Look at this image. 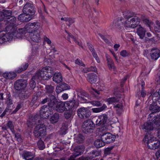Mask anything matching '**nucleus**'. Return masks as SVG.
<instances>
[{
    "label": "nucleus",
    "instance_id": "obj_38",
    "mask_svg": "<svg viewBox=\"0 0 160 160\" xmlns=\"http://www.w3.org/2000/svg\"><path fill=\"white\" fill-rule=\"evenodd\" d=\"M37 146L40 150H42L45 148L44 142L40 139L37 142Z\"/></svg>",
    "mask_w": 160,
    "mask_h": 160
},
{
    "label": "nucleus",
    "instance_id": "obj_55",
    "mask_svg": "<svg viewBox=\"0 0 160 160\" xmlns=\"http://www.w3.org/2000/svg\"><path fill=\"white\" fill-rule=\"evenodd\" d=\"M8 97L7 98L6 103L7 105L9 106L12 105V100H11L10 98L11 96L10 94H8Z\"/></svg>",
    "mask_w": 160,
    "mask_h": 160
},
{
    "label": "nucleus",
    "instance_id": "obj_27",
    "mask_svg": "<svg viewBox=\"0 0 160 160\" xmlns=\"http://www.w3.org/2000/svg\"><path fill=\"white\" fill-rule=\"evenodd\" d=\"M94 145L97 148H99L104 146L105 143L102 139H98L94 141Z\"/></svg>",
    "mask_w": 160,
    "mask_h": 160
},
{
    "label": "nucleus",
    "instance_id": "obj_32",
    "mask_svg": "<svg viewBox=\"0 0 160 160\" xmlns=\"http://www.w3.org/2000/svg\"><path fill=\"white\" fill-rule=\"evenodd\" d=\"M85 139L84 137L82 134L79 133L75 138L76 142L78 143H81L83 142Z\"/></svg>",
    "mask_w": 160,
    "mask_h": 160
},
{
    "label": "nucleus",
    "instance_id": "obj_57",
    "mask_svg": "<svg viewBox=\"0 0 160 160\" xmlns=\"http://www.w3.org/2000/svg\"><path fill=\"white\" fill-rule=\"evenodd\" d=\"M79 160H92V158L90 156L87 157H82L79 158Z\"/></svg>",
    "mask_w": 160,
    "mask_h": 160
},
{
    "label": "nucleus",
    "instance_id": "obj_7",
    "mask_svg": "<svg viewBox=\"0 0 160 160\" xmlns=\"http://www.w3.org/2000/svg\"><path fill=\"white\" fill-rule=\"evenodd\" d=\"M152 131H145V134L143 141L147 144L148 148L151 149L155 150L160 148V142L156 140V138L152 136Z\"/></svg>",
    "mask_w": 160,
    "mask_h": 160
},
{
    "label": "nucleus",
    "instance_id": "obj_54",
    "mask_svg": "<svg viewBox=\"0 0 160 160\" xmlns=\"http://www.w3.org/2000/svg\"><path fill=\"white\" fill-rule=\"evenodd\" d=\"M51 95H52L51 94H50V95H49V98H45L42 101V104H44L45 103H46L47 101H48V103H49V102H50V96ZM48 106H48H45V105H44V106H43L42 108V107H43V106ZM41 109H42V108H41ZM42 109H41V110Z\"/></svg>",
    "mask_w": 160,
    "mask_h": 160
},
{
    "label": "nucleus",
    "instance_id": "obj_16",
    "mask_svg": "<svg viewBox=\"0 0 160 160\" xmlns=\"http://www.w3.org/2000/svg\"><path fill=\"white\" fill-rule=\"evenodd\" d=\"M3 13V16H4V17L5 18V19H10V17L12 18L8 22V25H11V24H12L13 22V18L14 17H12L11 16V15L12 14V12L10 10H3V12H2Z\"/></svg>",
    "mask_w": 160,
    "mask_h": 160
},
{
    "label": "nucleus",
    "instance_id": "obj_44",
    "mask_svg": "<svg viewBox=\"0 0 160 160\" xmlns=\"http://www.w3.org/2000/svg\"><path fill=\"white\" fill-rule=\"evenodd\" d=\"M74 112L69 110L66 112L64 113V116L65 118L68 119L70 118Z\"/></svg>",
    "mask_w": 160,
    "mask_h": 160
},
{
    "label": "nucleus",
    "instance_id": "obj_11",
    "mask_svg": "<svg viewBox=\"0 0 160 160\" xmlns=\"http://www.w3.org/2000/svg\"><path fill=\"white\" fill-rule=\"evenodd\" d=\"M77 113L79 117L81 118H88L91 115V113L89 109L86 108L82 107L79 108Z\"/></svg>",
    "mask_w": 160,
    "mask_h": 160
},
{
    "label": "nucleus",
    "instance_id": "obj_58",
    "mask_svg": "<svg viewBox=\"0 0 160 160\" xmlns=\"http://www.w3.org/2000/svg\"><path fill=\"white\" fill-rule=\"evenodd\" d=\"M92 55L94 57V58H95L97 62L99 63L100 62V60L97 54L96 53H93Z\"/></svg>",
    "mask_w": 160,
    "mask_h": 160
},
{
    "label": "nucleus",
    "instance_id": "obj_53",
    "mask_svg": "<svg viewBox=\"0 0 160 160\" xmlns=\"http://www.w3.org/2000/svg\"><path fill=\"white\" fill-rule=\"evenodd\" d=\"M76 64L82 66H85V65L83 63L81 60L79 59H77L75 61Z\"/></svg>",
    "mask_w": 160,
    "mask_h": 160
},
{
    "label": "nucleus",
    "instance_id": "obj_52",
    "mask_svg": "<svg viewBox=\"0 0 160 160\" xmlns=\"http://www.w3.org/2000/svg\"><path fill=\"white\" fill-rule=\"evenodd\" d=\"M120 55L123 57H126L128 56V53L125 50L122 51L120 53Z\"/></svg>",
    "mask_w": 160,
    "mask_h": 160
},
{
    "label": "nucleus",
    "instance_id": "obj_43",
    "mask_svg": "<svg viewBox=\"0 0 160 160\" xmlns=\"http://www.w3.org/2000/svg\"><path fill=\"white\" fill-rule=\"evenodd\" d=\"M155 31L158 32H160V22L158 21L156 22V25L154 27Z\"/></svg>",
    "mask_w": 160,
    "mask_h": 160
},
{
    "label": "nucleus",
    "instance_id": "obj_14",
    "mask_svg": "<svg viewBox=\"0 0 160 160\" xmlns=\"http://www.w3.org/2000/svg\"><path fill=\"white\" fill-rule=\"evenodd\" d=\"M107 118L108 117L106 114H103L99 116L96 122V125L102 127L106 122Z\"/></svg>",
    "mask_w": 160,
    "mask_h": 160
},
{
    "label": "nucleus",
    "instance_id": "obj_37",
    "mask_svg": "<svg viewBox=\"0 0 160 160\" xmlns=\"http://www.w3.org/2000/svg\"><path fill=\"white\" fill-rule=\"evenodd\" d=\"M96 88H92L90 90L91 93L93 94L97 99H99V98L97 96L100 94L99 91L102 90L101 89H99L98 90H96Z\"/></svg>",
    "mask_w": 160,
    "mask_h": 160
},
{
    "label": "nucleus",
    "instance_id": "obj_28",
    "mask_svg": "<svg viewBox=\"0 0 160 160\" xmlns=\"http://www.w3.org/2000/svg\"><path fill=\"white\" fill-rule=\"evenodd\" d=\"M107 108L106 105L103 104L102 107L100 108H92V110L94 113H98L104 111Z\"/></svg>",
    "mask_w": 160,
    "mask_h": 160
},
{
    "label": "nucleus",
    "instance_id": "obj_36",
    "mask_svg": "<svg viewBox=\"0 0 160 160\" xmlns=\"http://www.w3.org/2000/svg\"><path fill=\"white\" fill-rule=\"evenodd\" d=\"M28 64L27 63H25L22 64L21 68H19L15 70V72L17 73H20L23 71L26 70L28 68Z\"/></svg>",
    "mask_w": 160,
    "mask_h": 160
},
{
    "label": "nucleus",
    "instance_id": "obj_21",
    "mask_svg": "<svg viewBox=\"0 0 160 160\" xmlns=\"http://www.w3.org/2000/svg\"><path fill=\"white\" fill-rule=\"evenodd\" d=\"M53 81L55 82L58 83L62 81V74L60 72H55L54 73L53 77Z\"/></svg>",
    "mask_w": 160,
    "mask_h": 160
},
{
    "label": "nucleus",
    "instance_id": "obj_41",
    "mask_svg": "<svg viewBox=\"0 0 160 160\" xmlns=\"http://www.w3.org/2000/svg\"><path fill=\"white\" fill-rule=\"evenodd\" d=\"M118 100V99L115 98L113 97L107 99L106 101L108 102V104L109 105L110 104H114V103L117 102Z\"/></svg>",
    "mask_w": 160,
    "mask_h": 160
},
{
    "label": "nucleus",
    "instance_id": "obj_24",
    "mask_svg": "<svg viewBox=\"0 0 160 160\" xmlns=\"http://www.w3.org/2000/svg\"><path fill=\"white\" fill-rule=\"evenodd\" d=\"M22 156L26 160H32L34 157L32 153L27 151L24 152Z\"/></svg>",
    "mask_w": 160,
    "mask_h": 160
},
{
    "label": "nucleus",
    "instance_id": "obj_35",
    "mask_svg": "<svg viewBox=\"0 0 160 160\" xmlns=\"http://www.w3.org/2000/svg\"><path fill=\"white\" fill-rule=\"evenodd\" d=\"M120 18H118L117 20H114L111 23L110 26L111 29L115 28H117V26H118L122 24V22H118L119 19Z\"/></svg>",
    "mask_w": 160,
    "mask_h": 160
},
{
    "label": "nucleus",
    "instance_id": "obj_59",
    "mask_svg": "<svg viewBox=\"0 0 160 160\" xmlns=\"http://www.w3.org/2000/svg\"><path fill=\"white\" fill-rule=\"evenodd\" d=\"M44 41L46 42L48 44L50 45L52 43L50 39L47 37H45L44 38Z\"/></svg>",
    "mask_w": 160,
    "mask_h": 160
},
{
    "label": "nucleus",
    "instance_id": "obj_26",
    "mask_svg": "<svg viewBox=\"0 0 160 160\" xmlns=\"http://www.w3.org/2000/svg\"><path fill=\"white\" fill-rule=\"evenodd\" d=\"M50 128L46 126L45 125L43 124H42L40 122H38L36 124L35 126V129L36 130H47V129H50Z\"/></svg>",
    "mask_w": 160,
    "mask_h": 160
},
{
    "label": "nucleus",
    "instance_id": "obj_45",
    "mask_svg": "<svg viewBox=\"0 0 160 160\" xmlns=\"http://www.w3.org/2000/svg\"><path fill=\"white\" fill-rule=\"evenodd\" d=\"M35 118H29V119L28 120L27 122V124L28 125V127H32V124L35 123V120H36Z\"/></svg>",
    "mask_w": 160,
    "mask_h": 160
},
{
    "label": "nucleus",
    "instance_id": "obj_50",
    "mask_svg": "<svg viewBox=\"0 0 160 160\" xmlns=\"http://www.w3.org/2000/svg\"><path fill=\"white\" fill-rule=\"evenodd\" d=\"M91 104L94 106L99 107L101 105V102L98 101H94L91 102Z\"/></svg>",
    "mask_w": 160,
    "mask_h": 160
},
{
    "label": "nucleus",
    "instance_id": "obj_3",
    "mask_svg": "<svg viewBox=\"0 0 160 160\" xmlns=\"http://www.w3.org/2000/svg\"><path fill=\"white\" fill-rule=\"evenodd\" d=\"M53 74V71L51 67H45L42 68L41 70H38L33 76L30 82V85L31 88L33 89L35 87V80L48 79L51 78Z\"/></svg>",
    "mask_w": 160,
    "mask_h": 160
},
{
    "label": "nucleus",
    "instance_id": "obj_13",
    "mask_svg": "<svg viewBox=\"0 0 160 160\" xmlns=\"http://www.w3.org/2000/svg\"><path fill=\"white\" fill-rule=\"evenodd\" d=\"M65 102L67 110L68 109L74 112L79 104L78 102H76L75 100L74 99Z\"/></svg>",
    "mask_w": 160,
    "mask_h": 160
},
{
    "label": "nucleus",
    "instance_id": "obj_25",
    "mask_svg": "<svg viewBox=\"0 0 160 160\" xmlns=\"http://www.w3.org/2000/svg\"><path fill=\"white\" fill-rule=\"evenodd\" d=\"M101 152L98 149H95L92 150L89 152L90 156L92 159L97 157L99 156L101 154Z\"/></svg>",
    "mask_w": 160,
    "mask_h": 160
},
{
    "label": "nucleus",
    "instance_id": "obj_9",
    "mask_svg": "<svg viewBox=\"0 0 160 160\" xmlns=\"http://www.w3.org/2000/svg\"><path fill=\"white\" fill-rule=\"evenodd\" d=\"M2 77V81L5 84H7L11 80L13 79L16 76V73L14 72H6L0 74Z\"/></svg>",
    "mask_w": 160,
    "mask_h": 160
},
{
    "label": "nucleus",
    "instance_id": "obj_34",
    "mask_svg": "<svg viewBox=\"0 0 160 160\" xmlns=\"http://www.w3.org/2000/svg\"><path fill=\"white\" fill-rule=\"evenodd\" d=\"M2 129L3 130H6L7 129L13 130V126L12 122L10 121H8L6 125H5L2 127Z\"/></svg>",
    "mask_w": 160,
    "mask_h": 160
},
{
    "label": "nucleus",
    "instance_id": "obj_17",
    "mask_svg": "<svg viewBox=\"0 0 160 160\" xmlns=\"http://www.w3.org/2000/svg\"><path fill=\"white\" fill-rule=\"evenodd\" d=\"M152 59L156 60L160 57V51L157 48L152 49L150 53Z\"/></svg>",
    "mask_w": 160,
    "mask_h": 160
},
{
    "label": "nucleus",
    "instance_id": "obj_23",
    "mask_svg": "<svg viewBox=\"0 0 160 160\" xmlns=\"http://www.w3.org/2000/svg\"><path fill=\"white\" fill-rule=\"evenodd\" d=\"M46 131H34L33 134L35 137L37 138H41L44 137L46 135Z\"/></svg>",
    "mask_w": 160,
    "mask_h": 160
},
{
    "label": "nucleus",
    "instance_id": "obj_64",
    "mask_svg": "<svg viewBox=\"0 0 160 160\" xmlns=\"http://www.w3.org/2000/svg\"><path fill=\"white\" fill-rule=\"evenodd\" d=\"M4 19H5V18L3 16V13L2 12H0V21H2Z\"/></svg>",
    "mask_w": 160,
    "mask_h": 160
},
{
    "label": "nucleus",
    "instance_id": "obj_40",
    "mask_svg": "<svg viewBox=\"0 0 160 160\" xmlns=\"http://www.w3.org/2000/svg\"><path fill=\"white\" fill-rule=\"evenodd\" d=\"M97 69L95 67H91L90 68H85L83 69L82 71L84 73H87L89 71H93L96 72Z\"/></svg>",
    "mask_w": 160,
    "mask_h": 160
},
{
    "label": "nucleus",
    "instance_id": "obj_15",
    "mask_svg": "<svg viewBox=\"0 0 160 160\" xmlns=\"http://www.w3.org/2000/svg\"><path fill=\"white\" fill-rule=\"evenodd\" d=\"M94 127L95 125L92 121L89 120L83 122L82 128L84 130H92Z\"/></svg>",
    "mask_w": 160,
    "mask_h": 160
},
{
    "label": "nucleus",
    "instance_id": "obj_20",
    "mask_svg": "<svg viewBox=\"0 0 160 160\" xmlns=\"http://www.w3.org/2000/svg\"><path fill=\"white\" fill-rule=\"evenodd\" d=\"M146 32V29L141 27V25L139 26V27L137 28V33L141 39L144 38L145 33Z\"/></svg>",
    "mask_w": 160,
    "mask_h": 160
},
{
    "label": "nucleus",
    "instance_id": "obj_33",
    "mask_svg": "<svg viewBox=\"0 0 160 160\" xmlns=\"http://www.w3.org/2000/svg\"><path fill=\"white\" fill-rule=\"evenodd\" d=\"M64 34L65 37L66 38H67L69 41L70 40V38H71L75 42L78 43V42H77L76 38L72 36L70 33L68 32L67 31H65Z\"/></svg>",
    "mask_w": 160,
    "mask_h": 160
},
{
    "label": "nucleus",
    "instance_id": "obj_56",
    "mask_svg": "<svg viewBox=\"0 0 160 160\" xmlns=\"http://www.w3.org/2000/svg\"><path fill=\"white\" fill-rule=\"evenodd\" d=\"M87 45L91 51L92 52V54L94 53H96L93 47L91 44L89 43H87Z\"/></svg>",
    "mask_w": 160,
    "mask_h": 160
},
{
    "label": "nucleus",
    "instance_id": "obj_31",
    "mask_svg": "<svg viewBox=\"0 0 160 160\" xmlns=\"http://www.w3.org/2000/svg\"><path fill=\"white\" fill-rule=\"evenodd\" d=\"M59 118V115L58 113H55L52 115L50 118V121L52 123L57 122Z\"/></svg>",
    "mask_w": 160,
    "mask_h": 160
},
{
    "label": "nucleus",
    "instance_id": "obj_2",
    "mask_svg": "<svg viewBox=\"0 0 160 160\" xmlns=\"http://www.w3.org/2000/svg\"><path fill=\"white\" fill-rule=\"evenodd\" d=\"M12 24L7 26L6 28V31L7 32H3L2 27L0 23V43H2L5 42H10L12 40L20 39L16 37L18 35L17 32V26L14 24L15 22L16 18L13 17Z\"/></svg>",
    "mask_w": 160,
    "mask_h": 160
},
{
    "label": "nucleus",
    "instance_id": "obj_4",
    "mask_svg": "<svg viewBox=\"0 0 160 160\" xmlns=\"http://www.w3.org/2000/svg\"><path fill=\"white\" fill-rule=\"evenodd\" d=\"M41 28V24L38 22H29L23 28L17 29L16 32L18 35L16 37L20 39L25 38L26 36L36 31H38Z\"/></svg>",
    "mask_w": 160,
    "mask_h": 160
},
{
    "label": "nucleus",
    "instance_id": "obj_19",
    "mask_svg": "<svg viewBox=\"0 0 160 160\" xmlns=\"http://www.w3.org/2000/svg\"><path fill=\"white\" fill-rule=\"evenodd\" d=\"M88 81L91 84H95L98 80L97 76L95 73H90L88 74L87 76Z\"/></svg>",
    "mask_w": 160,
    "mask_h": 160
},
{
    "label": "nucleus",
    "instance_id": "obj_12",
    "mask_svg": "<svg viewBox=\"0 0 160 160\" xmlns=\"http://www.w3.org/2000/svg\"><path fill=\"white\" fill-rule=\"evenodd\" d=\"M25 38L30 42L33 41L34 42H39L41 40L40 34L38 31L35 32L25 37Z\"/></svg>",
    "mask_w": 160,
    "mask_h": 160
},
{
    "label": "nucleus",
    "instance_id": "obj_46",
    "mask_svg": "<svg viewBox=\"0 0 160 160\" xmlns=\"http://www.w3.org/2000/svg\"><path fill=\"white\" fill-rule=\"evenodd\" d=\"M60 85L62 88L63 91L70 89V86L66 83H62L61 84H60Z\"/></svg>",
    "mask_w": 160,
    "mask_h": 160
},
{
    "label": "nucleus",
    "instance_id": "obj_30",
    "mask_svg": "<svg viewBox=\"0 0 160 160\" xmlns=\"http://www.w3.org/2000/svg\"><path fill=\"white\" fill-rule=\"evenodd\" d=\"M143 22L149 27L151 31H152V28L153 26L154 23L151 20L146 18L143 20Z\"/></svg>",
    "mask_w": 160,
    "mask_h": 160
},
{
    "label": "nucleus",
    "instance_id": "obj_8",
    "mask_svg": "<svg viewBox=\"0 0 160 160\" xmlns=\"http://www.w3.org/2000/svg\"><path fill=\"white\" fill-rule=\"evenodd\" d=\"M27 84V81L23 79L18 80L14 83V88L15 90L19 91L18 96L21 99H24L28 97L25 89Z\"/></svg>",
    "mask_w": 160,
    "mask_h": 160
},
{
    "label": "nucleus",
    "instance_id": "obj_60",
    "mask_svg": "<svg viewBox=\"0 0 160 160\" xmlns=\"http://www.w3.org/2000/svg\"><path fill=\"white\" fill-rule=\"evenodd\" d=\"M62 98H63V100H66L68 98V94L66 93H64L62 95Z\"/></svg>",
    "mask_w": 160,
    "mask_h": 160
},
{
    "label": "nucleus",
    "instance_id": "obj_62",
    "mask_svg": "<svg viewBox=\"0 0 160 160\" xmlns=\"http://www.w3.org/2000/svg\"><path fill=\"white\" fill-rule=\"evenodd\" d=\"M77 156H76V154L74 153L73 155L71 156L70 157L68 158V160H76L75 159V158H76Z\"/></svg>",
    "mask_w": 160,
    "mask_h": 160
},
{
    "label": "nucleus",
    "instance_id": "obj_29",
    "mask_svg": "<svg viewBox=\"0 0 160 160\" xmlns=\"http://www.w3.org/2000/svg\"><path fill=\"white\" fill-rule=\"evenodd\" d=\"M150 110L152 113H155L160 111V108H158L156 103H154L151 104Z\"/></svg>",
    "mask_w": 160,
    "mask_h": 160
},
{
    "label": "nucleus",
    "instance_id": "obj_51",
    "mask_svg": "<svg viewBox=\"0 0 160 160\" xmlns=\"http://www.w3.org/2000/svg\"><path fill=\"white\" fill-rule=\"evenodd\" d=\"M63 90L60 84L58 85L56 89V91L57 93H59L62 92Z\"/></svg>",
    "mask_w": 160,
    "mask_h": 160
},
{
    "label": "nucleus",
    "instance_id": "obj_5",
    "mask_svg": "<svg viewBox=\"0 0 160 160\" xmlns=\"http://www.w3.org/2000/svg\"><path fill=\"white\" fill-rule=\"evenodd\" d=\"M124 18L120 17L119 19L118 22H121L122 25L128 28H136L139 24L140 19L138 17L136 16L132 18L130 13L124 12L123 14Z\"/></svg>",
    "mask_w": 160,
    "mask_h": 160
},
{
    "label": "nucleus",
    "instance_id": "obj_42",
    "mask_svg": "<svg viewBox=\"0 0 160 160\" xmlns=\"http://www.w3.org/2000/svg\"><path fill=\"white\" fill-rule=\"evenodd\" d=\"M114 146H112L108 147L104 149V153L106 155H109L111 153V151L114 147Z\"/></svg>",
    "mask_w": 160,
    "mask_h": 160
},
{
    "label": "nucleus",
    "instance_id": "obj_48",
    "mask_svg": "<svg viewBox=\"0 0 160 160\" xmlns=\"http://www.w3.org/2000/svg\"><path fill=\"white\" fill-rule=\"evenodd\" d=\"M150 126L147 123L144 124L141 126V129L143 130L145 129L146 130H152L151 129L149 128Z\"/></svg>",
    "mask_w": 160,
    "mask_h": 160
},
{
    "label": "nucleus",
    "instance_id": "obj_10",
    "mask_svg": "<svg viewBox=\"0 0 160 160\" xmlns=\"http://www.w3.org/2000/svg\"><path fill=\"white\" fill-rule=\"evenodd\" d=\"M101 139L103 140L105 143H110L113 142L115 140L116 135L109 132H106L100 134Z\"/></svg>",
    "mask_w": 160,
    "mask_h": 160
},
{
    "label": "nucleus",
    "instance_id": "obj_47",
    "mask_svg": "<svg viewBox=\"0 0 160 160\" xmlns=\"http://www.w3.org/2000/svg\"><path fill=\"white\" fill-rule=\"evenodd\" d=\"M47 92L50 93H52L54 91V88L51 85H47L46 88Z\"/></svg>",
    "mask_w": 160,
    "mask_h": 160
},
{
    "label": "nucleus",
    "instance_id": "obj_61",
    "mask_svg": "<svg viewBox=\"0 0 160 160\" xmlns=\"http://www.w3.org/2000/svg\"><path fill=\"white\" fill-rule=\"evenodd\" d=\"M99 35L102 39L104 40L106 43H108V40L106 39V38L104 36H103L100 34H99Z\"/></svg>",
    "mask_w": 160,
    "mask_h": 160
},
{
    "label": "nucleus",
    "instance_id": "obj_22",
    "mask_svg": "<svg viewBox=\"0 0 160 160\" xmlns=\"http://www.w3.org/2000/svg\"><path fill=\"white\" fill-rule=\"evenodd\" d=\"M85 147L83 145H78L74 149L75 154L76 156H78L82 153L84 150Z\"/></svg>",
    "mask_w": 160,
    "mask_h": 160
},
{
    "label": "nucleus",
    "instance_id": "obj_39",
    "mask_svg": "<svg viewBox=\"0 0 160 160\" xmlns=\"http://www.w3.org/2000/svg\"><path fill=\"white\" fill-rule=\"evenodd\" d=\"M117 112H119L122 111L123 109V106L122 103H119L118 104L115 105L114 107Z\"/></svg>",
    "mask_w": 160,
    "mask_h": 160
},
{
    "label": "nucleus",
    "instance_id": "obj_18",
    "mask_svg": "<svg viewBox=\"0 0 160 160\" xmlns=\"http://www.w3.org/2000/svg\"><path fill=\"white\" fill-rule=\"evenodd\" d=\"M106 57L107 59L108 66L109 69L112 70L114 71H116L117 68L110 57L108 54H106Z\"/></svg>",
    "mask_w": 160,
    "mask_h": 160
},
{
    "label": "nucleus",
    "instance_id": "obj_63",
    "mask_svg": "<svg viewBox=\"0 0 160 160\" xmlns=\"http://www.w3.org/2000/svg\"><path fill=\"white\" fill-rule=\"evenodd\" d=\"M67 131H59L58 133V134L61 135H63L67 133Z\"/></svg>",
    "mask_w": 160,
    "mask_h": 160
},
{
    "label": "nucleus",
    "instance_id": "obj_1",
    "mask_svg": "<svg viewBox=\"0 0 160 160\" xmlns=\"http://www.w3.org/2000/svg\"><path fill=\"white\" fill-rule=\"evenodd\" d=\"M50 102L48 103V106H43L40 111L41 118H46L50 115L53 113L52 109L55 110L59 112H63L67 110L65 102L60 101L58 102L56 98L53 95L50 96Z\"/></svg>",
    "mask_w": 160,
    "mask_h": 160
},
{
    "label": "nucleus",
    "instance_id": "obj_6",
    "mask_svg": "<svg viewBox=\"0 0 160 160\" xmlns=\"http://www.w3.org/2000/svg\"><path fill=\"white\" fill-rule=\"evenodd\" d=\"M23 12L18 17V20L21 22H28L32 19L35 11L31 6V3L26 2L23 7Z\"/></svg>",
    "mask_w": 160,
    "mask_h": 160
},
{
    "label": "nucleus",
    "instance_id": "obj_49",
    "mask_svg": "<svg viewBox=\"0 0 160 160\" xmlns=\"http://www.w3.org/2000/svg\"><path fill=\"white\" fill-rule=\"evenodd\" d=\"M61 20H64L65 21H68L70 23H72L74 22V19L68 18H62Z\"/></svg>",
    "mask_w": 160,
    "mask_h": 160
}]
</instances>
